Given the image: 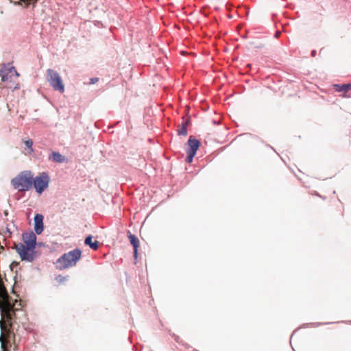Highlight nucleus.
Here are the masks:
<instances>
[{"label":"nucleus","mask_w":351,"mask_h":351,"mask_svg":"<svg viewBox=\"0 0 351 351\" xmlns=\"http://www.w3.org/2000/svg\"><path fill=\"white\" fill-rule=\"evenodd\" d=\"M19 74L16 71L15 67L10 63L3 64L0 69V77L2 82L5 83V86L8 88L16 89L19 88Z\"/></svg>","instance_id":"3"},{"label":"nucleus","mask_w":351,"mask_h":351,"mask_svg":"<svg viewBox=\"0 0 351 351\" xmlns=\"http://www.w3.org/2000/svg\"><path fill=\"white\" fill-rule=\"evenodd\" d=\"M0 249H3V247L0 245Z\"/></svg>","instance_id":"27"},{"label":"nucleus","mask_w":351,"mask_h":351,"mask_svg":"<svg viewBox=\"0 0 351 351\" xmlns=\"http://www.w3.org/2000/svg\"><path fill=\"white\" fill-rule=\"evenodd\" d=\"M172 337L174 338V339H175V341H176V342H179V337H178V336H177V335H173V336H172Z\"/></svg>","instance_id":"21"},{"label":"nucleus","mask_w":351,"mask_h":351,"mask_svg":"<svg viewBox=\"0 0 351 351\" xmlns=\"http://www.w3.org/2000/svg\"><path fill=\"white\" fill-rule=\"evenodd\" d=\"M5 231H6L7 233L9 234V237H10L11 235V234H12V232L10 230V228L8 227V226H6Z\"/></svg>","instance_id":"20"},{"label":"nucleus","mask_w":351,"mask_h":351,"mask_svg":"<svg viewBox=\"0 0 351 351\" xmlns=\"http://www.w3.org/2000/svg\"><path fill=\"white\" fill-rule=\"evenodd\" d=\"M43 216L36 214L34 217V229L36 234H40L43 230Z\"/></svg>","instance_id":"11"},{"label":"nucleus","mask_w":351,"mask_h":351,"mask_svg":"<svg viewBox=\"0 0 351 351\" xmlns=\"http://www.w3.org/2000/svg\"><path fill=\"white\" fill-rule=\"evenodd\" d=\"M107 83L104 78L90 77L89 78V91L91 96L96 97L106 88Z\"/></svg>","instance_id":"8"},{"label":"nucleus","mask_w":351,"mask_h":351,"mask_svg":"<svg viewBox=\"0 0 351 351\" xmlns=\"http://www.w3.org/2000/svg\"><path fill=\"white\" fill-rule=\"evenodd\" d=\"M335 86L337 91L345 93L351 89V84H335Z\"/></svg>","instance_id":"14"},{"label":"nucleus","mask_w":351,"mask_h":351,"mask_svg":"<svg viewBox=\"0 0 351 351\" xmlns=\"http://www.w3.org/2000/svg\"><path fill=\"white\" fill-rule=\"evenodd\" d=\"M49 160H52L53 162H58V163H62L67 161V158L61 155L58 152H52L51 155L49 156Z\"/></svg>","instance_id":"13"},{"label":"nucleus","mask_w":351,"mask_h":351,"mask_svg":"<svg viewBox=\"0 0 351 351\" xmlns=\"http://www.w3.org/2000/svg\"><path fill=\"white\" fill-rule=\"evenodd\" d=\"M10 2L14 3H16L19 1H20V0H10Z\"/></svg>","instance_id":"26"},{"label":"nucleus","mask_w":351,"mask_h":351,"mask_svg":"<svg viewBox=\"0 0 351 351\" xmlns=\"http://www.w3.org/2000/svg\"><path fill=\"white\" fill-rule=\"evenodd\" d=\"M95 25L97 27H99L100 25H102L101 23L97 21H95Z\"/></svg>","instance_id":"22"},{"label":"nucleus","mask_w":351,"mask_h":351,"mask_svg":"<svg viewBox=\"0 0 351 351\" xmlns=\"http://www.w3.org/2000/svg\"><path fill=\"white\" fill-rule=\"evenodd\" d=\"M128 237H129L130 243L132 245L133 248H134V258L135 259H136L137 256H138V247L139 245V240L137 237H136L135 235L132 234L130 233V235Z\"/></svg>","instance_id":"12"},{"label":"nucleus","mask_w":351,"mask_h":351,"mask_svg":"<svg viewBox=\"0 0 351 351\" xmlns=\"http://www.w3.org/2000/svg\"><path fill=\"white\" fill-rule=\"evenodd\" d=\"M33 0H20V1L23 2L26 5H28L31 3Z\"/></svg>","instance_id":"19"},{"label":"nucleus","mask_w":351,"mask_h":351,"mask_svg":"<svg viewBox=\"0 0 351 351\" xmlns=\"http://www.w3.org/2000/svg\"><path fill=\"white\" fill-rule=\"evenodd\" d=\"M88 237H86V238H85V239H84V243H85V245H88Z\"/></svg>","instance_id":"25"},{"label":"nucleus","mask_w":351,"mask_h":351,"mask_svg":"<svg viewBox=\"0 0 351 351\" xmlns=\"http://www.w3.org/2000/svg\"><path fill=\"white\" fill-rule=\"evenodd\" d=\"M311 53V56L315 57L316 56V51L313 50Z\"/></svg>","instance_id":"23"},{"label":"nucleus","mask_w":351,"mask_h":351,"mask_svg":"<svg viewBox=\"0 0 351 351\" xmlns=\"http://www.w3.org/2000/svg\"><path fill=\"white\" fill-rule=\"evenodd\" d=\"M81 254L82 252L79 249H75L64 254L56 261V268L62 270L75 266L80 258Z\"/></svg>","instance_id":"5"},{"label":"nucleus","mask_w":351,"mask_h":351,"mask_svg":"<svg viewBox=\"0 0 351 351\" xmlns=\"http://www.w3.org/2000/svg\"><path fill=\"white\" fill-rule=\"evenodd\" d=\"M0 328L1 330V334L0 336L1 349L2 351H7L6 342L7 339L10 337L11 331L9 328H8L6 326V322L5 320L0 321Z\"/></svg>","instance_id":"9"},{"label":"nucleus","mask_w":351,"mask_h":351,"mask_svg":"<svg viewBox=\"0 0 351 351\" xmlns=\"http://www.w3.org/2000/svg\"><path fill=\"white\" fill-rule=\"evenodd\" d=\"M49 181L50 178L48 174L45 172H43L35 178L33 177L32 186H34L38 194H41L48 188Z\"/></svg>","instance_id":"7"},{"label":"nucleus","mask_w":351,"mask_h":351,"mask_svg":"<svg viewBox=\"0 0 351 351\" xmlns=\"http://www.w3.org/2000/svg\"><path fill=\"white\" fill-rule=\"evenodd\" d=\"M0 299H1L0 301L1 320L6 319V322H9V326L11 327L12 321L16 319L17 308L14 307V304L11 302L5 287L0 289Z\"/></svg>","instance_id":"2"},{"label":"nucleus","mask_w":351,"mask_h":351,"mask_svg":"<svg viewBox=\"0 0 351 351\" xmlns=\"http://www.w3.org/2000/svg\"><path fill=\"white\" fill-rule=\"evenodd\" d=\"M187 143L189 145V148L186 151L196 154L197 151L201 144L200 141L193 136H191L187 141Z\"/></svg>","instance_id":"10"},{"label":"nucleus","mask_w":351,"mask_h":351,"mask_svg":"<svg viewBox=\"0 0 351 351\" xmlns=\"http://www.w3.org/2000/svg\"><path fill=\"white\" fill-rule=\"evenodd\" d=\"M16 265H18V263H17L16 262H13V263H12V264H11V267H14V266H16Z\"/></svg>","instance_id":"24"},{"label":"nucleus","mask_w":351,"mask_h":351,"mask_svg":"<svg viewBox=\"0 0 351 351\" xmlns=\"http://www.w3.org/2000/svg\"><path fill=\"white\" fill-rule=\"evenodd\" d=\"M93 236L89 234V247L93 250H97L99 248V243L97 241H93Z\"/></svg>","instance_id":"17"},{"label":"nucleus","mask_w":351,"mask_h":351,"mask_svg":"<svg viewBox=\"0 0 351 351\" xmlns=\"http://www.w3.org/2000/svg\"><path fill=\"white\" fill-rule=\"evenodd\" d=\"M46 79L54 90L64 92V84L59 73L51 69L47 70Z\"/></svg>","instance_id":"6"},{"label":"nucleus","mask_w":351,"mask_h":351,"mask_svg":"<svg viewBox=\"0 0 351 351\" xmlns=\"http://www.w3.org/2000/svg\"><path fill=\"white\" fill-rule=\"evenodd\" d=\"M23 241L24 243H15L14 248L22 261L32 262L36 257V236L32 231L23 233Z\"/></svg>","instance_id":"1"},{"label":"nucleus","mask_w":351,"mask_h":351,"mask_svg":"<svg viewBox=\"0 0 351 351\" xmlns=\"http://www.w3.org/2000/svg\"><path fill=\"white\" fill-rule=\"evenodd\" d=\"M33 173L31 171H23L12 179L11 184L19 191H27L32 187Z\"/></svg>","instance_id":"4"},{"label":"nucleus","mask_w":351,"mask_h":351,"mask_svg":"<svg viewBox=\"0 0 351 351\" xmlns=\"http://www.w3.org/2000/svg\"><path fill=\"white\" fill-rule=\"evenodd\" d=\"M189 123V120L182 122L181 126L177 130L178 135L186 136L187 134V126Z\"/></svg>","instance_id":"15"},{"label":"nucleus","mask_w":351,"mask_h":351,"mask_svg":"<svg viewBox=\"0 0 351 351\" xmlns=\"http://www.w3.org/2000/svg\"><path fill=\"white\" fill-rule=\"evenodd\" d=\"M23 143L25 144V149L27 150V154H32L34 152V149L32 148L33 141L30 138L23 139Z\"/></svg>","instance_id":"16"},{"label":"nucleus","mask_w":351,"mask_h":351,"mask_svg":"<svg viewBox=\"0 0 351 351\" xmlns=\"http://www.w3.org/2000/svg\"><path fill=\"white\" fill-rule=\"evenodd\" d=\"M195 156V154L186 151V157L185 158V160L187 163H191L193 162V158Z\"/></svg>","instance_id":"18"}]
</instances>
